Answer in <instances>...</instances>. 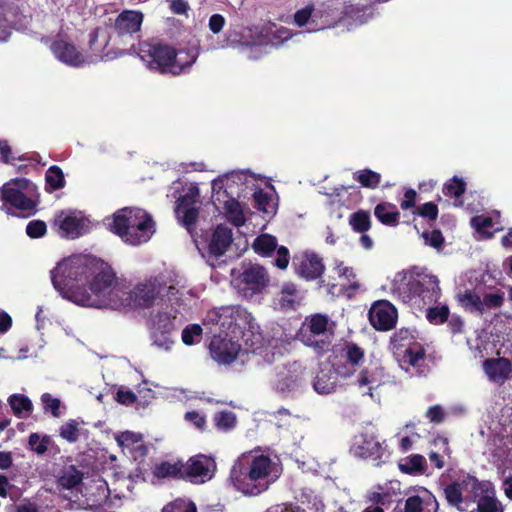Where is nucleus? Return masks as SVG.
<instances>
[{"mask_svg": "<svg viewBox=\"0 0 512 512\" xmlns=\"http://www.w3.org/2000/svg\"><path fill=\"white\" fill-rule=\"evenodd\" d=\"M172 331H161L158 326L156 330H150L152 346L156 349L170 352L175 344V338Z\"/></svg>", "mask_w": 512, "mask_h": 512, "instance_id": "nucleus-41", "label": "nucleus"}, {"mask_svg": "<svg viewBox=\"0 0 512 512\" xmlns=\"http://www.w3.org/2000/svg\"><path fill=\"white\" fill-rule=\"evenodd\" d=\"M191 500L178 498L170 503L166 504L162 508V512H185L187 506L190 504Z\"/></svg>", "mask_w": 512, "mask_h": 512, "instance_id": "nucleus-62", "label": "nucleus"}, {"mask_svg": "<svg viewBox=\"0 0 512 512\" xmlns=\"http://www.w3.org/2000/svg\"><path fill=\"white\" fill-rule=\"evenodd\" d=\"M117 444L129 453H137L140 456L146 454V448L143 445V436L133 431H123L114 436Z\"/></svg>", "mask_w": 512, "mask_h": 512, "instance_id": "nucleus-30", "label": "nucleus"}, {"mask_svg": "<svg viewBox=\"0 0 512 512\" xmlns=\"http://www.w3.org/2000/svg\"><path fill=\"white\" fill-rule=\"evenodd\" d=\"M391 293L412 307L424 308L441 296L438 278L427 271H401L391 281Z\"/></svg>", "mask_w": 512, "mask_h": 512, "instance_id": "nucleus-4", "label": "nucleus"}, {"mask_svg": "<svg viewBox=\"0 0 512 512\" xmlns=\"http://www.w3.org/2000/svg\"><path fill=\"white\" fill-rule=\"evenodd\" d=\"M13 413L22 418L28 416L33 409L30 399L22 394H13L8 398Z\"/></svg>", "mask_w": 512, "mask_h": 512, "instance_id": "nucleus-44", "label": "nucleus"}, {"mask_svg": "<svg viewBox=\"0 0 512 512\" xmlns=\"http://www.w3.org/2000/svg\"><path fill=\"white\" fill-rule=\"evenodd\" d=\"M458 304L470 313L481 314V293L474 289H465L456 294Z\"/></svg>", "mask_w": 512, "mask_h": 512, "instance_id": "nucleus-38", "label": "nucleus"}, {"mask_svg": "<svg viewBox=\"0 0 512 512\" xmlns=\"http://www.w3.org/2000/svg\"><path fill=\"white\" fill-rule=\"evenodd\" d=\"M297 299L296 287L293 284H285L276 298V304L282 309L294 308Z\"/></svg>", "mask_w": 512, "mask_h": 512, "instance_id": "nucleus-46", "label": "nucleus"}, {"mask_svg": "<svg viewBox=\"0 0 512 512\" xmlns=\"http://www.w3.org/2000/svg\"><path fill=\"white\" fill-rule=\"evenodd\" d=\"M215 470L216 464L213 458L196 455L183 463V479L193 483H204L213 477Z\"/></svg>", "mask_w": 512, "mask_h": 512, "instance_id": "nucleus-21", "label": "nucleus"}, {"mask_svg": "<svg viewBox=\"0 0 512 512\" xmlns=\"http://www.w3.org/2000/svg\"><path fill=\"white\" fill-rule=\"evenodd\" d=\"M306 380V369L300 362L278 366L271 380L273 388L282 394L299 390Z\"/></svg>", "mask_w": 512, "mask_h": 512, "instance_id": "nucleus-14", "label": "nucleus"}, {"mask_svg": "<svg viewBox=\"0 0 512 512\" xmlns=\"http://www.w3.org/2000/svg\"><path fill=\"white\" fill-rule=\"evenodd\" d=\"M1 198L9 213L27 217L36 212V186L27 179L17 178L4 184Z\"/></svg>", "mask_w": 512, "mask_h": 512, "instance_id": "nucleus-7", "label": "nucleus"}, {"mask_svg": "<svg viewBox=\"0 0 512 512\" xmlns=\"http://www.w3.org/2000/svg\"><path fill=\"white\" fill-rule=\"evenodd\" d=\"M472 502L477 504L476 512H503L501 503L495 497V490L488 481L481 482Z\"/></svg>", "mask_w": 512, "mask_h": 512, "instance_id": "nucleus-26", "label": "nucleus"}, {"mask_svg": "<svg viewBox=\"0 0 512 512\" xmlns=\"http://www.w3.org/2000/svg\"><path fill=\"white\" fill-rule=\"evenodd\" d=\"M483 370L490 381L503 383L509 378L512 368L508 359L500 357L486 359L483 362Z\"/></svg>", "mask_w": 512, "mask_h": 512, "instance_id": "nucleus-28", "label": "nucleus"}, {"mask_svg": "<svg viewBox=\"0 0 512 512\" xmlns=\"http://www.w3.org/2000/svg\"><path fill=\"white\" fill-rule=\"evenodd\" d=\"M465 191V183L462 179L454 177L445 184L443 192L445 195L454 196L458 198Z\"/></svg>", "mask_w": 512, "mask_h": 512, "instance_id": "nucleus-59", "label": "nucleus"}, {"mask_svg": "<svg viewBox=\"0 0 512 512\" xmlns=\"http://www.w3.org/2000/svg\"><path fill=\"white\" fill-rule=\"evenodd\" d=\"M253 248L257 254L268 256L277 248V239L272 235L262 234L254 240Z\"/></svg>", "mask_w": 512, "mask_h": 512, "instance_id": "nucleus-48", "label": "nucleus"}, {"mask_svg": "<svg viewBox=\"0 0 512 512\" xmlns=\"http://www.w3.org/2000/svg\"><path fill=\"white\" fill-rule=\"evenodd\" d=\"M202 328L198 324H191L186 326L181 334L182 342L187 345H195L201 341Z\"/></svg>", "mask_w": 512, "mask_h": 512, "instance_id": "nucleus-53", "label": "nucleus"}, {"mask_svg": "<svg viewBox=\"0 0 512 512\" xmlns=\"http://www.w3.org/2000/svg\"><path fill=\"white\" fill-rule=\"evenodd\" d=\"M138 55L151 70L161 73L180 74L197 59L194 50H179L163 44L144 42L139 44Z\"/></svg>", "mask_w": 512, "mask_h": 512, "instance_id": "nucleus-6", "label": "nucleus"}, {"mask_svg": "<svg viewBox=\"0 0 512 512\" xmlns=\"http://www.w3.org/2000/svg\"><path fill=\"white\" fill-rule=\"evenodd\" d=\"M438 502L435 496L426 489L406 499L404 512H437Z\"/></svg>", "mask_w": 512, "mask_h": 512, "instance_id": "nucleus-27", "label": "nucleus"}, {"mask_svg": "<svg viewBox=\"0 0 512 512\" xmlns=\"http://www.w3.org/2000/svg\"><path fill=\"white\" fill-rule=\"evenodd\" d=\"M369 320L372 326L378 330H390L396 323L397 311L388 301H379L370 308Z\"/></svg>", "mask_w": 512, "mask_h": 512, "instance_id": "nucleus-23", "label": "nucleus"}, {"mask_svg": "<svg viewBox=\"0 0 512 512\" xmlns=\"http://www.w3.org/2000/svg\"><path fill=\"white\" fill-rule=\"evenodd\" d=\"M107 227L125 243L141 245L155 233V222L150 214L140 208H123L106 219Z\"/></svg>", "mask_w": 512, "mask_h": 512, "instance_id": "nucleus-5", "label": "nucleus"}, {"mask_svg": "<svg viewBox=\"0 0 512 512\" xmlns=\"http://www.w3.org/2000/svg\"><path fill=\"white\" fill-rule=\"evenodd\" d=\"M50 49L58 61L70 67L78 68L92 62L89 57L84 55L77 46L65 36L57 37L52 42Z\"/></svg>", "mask_w": 512, "mask_h": 512, "instance_id": "nucleus-19", "label": "nucleus"}, {"mask_svg": "<svg viewBox=\"0 0 512 512\" xmlns=\"http://www.w3.org/2000/svg\"><path fill=\"white\" fill-rule=\"evenodd\" d=\"M41 401L45 412L50 411L54 417H60L64 411L62 410V403L60 399L53 397L49 393H44L41 396Z\"/></svg>", "mask_w": 512, "mask_h": 512, "instance_id": "nucleus-55", "label": "nucleus"}, {"mask_svg": "<svg viewBox=\"0 0 512 512\" xmlns=\"http://www.w3.org/2000/svg\"><path fill=\"white\" fill-rule=\"evenodd\" d=\"M59 433L63 439L76 442L79 438V423L76 420H69L60 427Z\"/></svg>", "mask_w": 512, "mask_h": 512, "instance_id": "nucleus-58", "label": "nucleus"}, {"mask_svg": "<svg viewBox=\"0 0 512 512\" xmlns=\"http://www.w3.org/2000/svg\"><path fill=\"white\" fill-rule=\"evenodd\" d=\"M480 484L481 482L475 477L467 475L444 489L445 498L450 505L458 509H464L462 504L466 501H472L477 496Z\"/></svg>", "mask_w": 512, "mask_h": 512, "instance_id": "nucleus-18", "label": "nucleus"}, {"mask_svg": "<svg viewBox=\"0 0 512 512\" xmlns=\"http://www.w3.org/2000/svg\"><path fill=\"white\" fill-rule=\"evenodd\" d=\"M353 179L365 188L375 189L380 183L381 175L370 169H363L355 172Z\"/></svg>", "mask_w": 512, "mask_h": 512, "instance_id": "nucleus-49", "label": "nucleus"}, {"mask_svg": "<svg viewBox=\"0 0 512 512\" xmlns=\"http://www.w3.org/2000/svg\"><path fill=\"white\" fill-rule=\"evenodd\" d=\"M504 300L505 294L499 290L481 293V314L501 308Z\"/></svg>", "mask_w": 512, "mask_h": 512, "instance_id": "nucleus-43", "label": "nucleus"}, {"mask_svg": "<svg viewBox=\"0 0 512 512\" xmlns=\"http://www.w3.org/2000/svg\"><path fill=\"white\" fill-rule=\"evenodd\" d=\"M248 179V174L243 171H233L220 176L212 181V192L227 191L233 193V185H243Z\"/></svg>", "mask_w": 512, "mask_h": 512, "instance_id": "nucleus-36", "label": "nucleus"}, {"mask_svg": "<svg viewBox=\"0 0 512 512\" xmlns=\"http://www.w3.org/2000/svg\"><path fill=\"white\" fill-rule=\"evenodd\" d=\"M232 243V230L224 225H218L210 239L208 249L212 255H223Z\"/></svg>", "mask_w": 512, "mask_h": 512, "instance_id": "nucleus-31", "label": "nucleus"}, {"mask_svg": "<svg viewBox=\"0 0 512 512\" xmlns=\"http://www.w3.org/2000/svg\"><path fill=\"white\" fill-rule=\"evenodd\" d=\"M391 345L399 365L411 375L421 374L425 363L423 346L409 329H400L391 337Z\"/></svg>", "mask_w": 512, "mask_h": 512, "instance_id": "nucleus-8", "label": "nucleus"}, {"mask_svg": "<svg viewBox=\"0 0 512 512\" xmlns=\"http://www.w3.org/2000/svg\"><path fill=\"white\" fill-rule=\"evenodd\" d=\"M184 419L199 430H204L206 426V417L197 411H188Z\"/></svg>", "mask_w": 512, "mask_h": 512, "instance_id": "nucleus-61", "label": "nucleus"}, {"mask_svg": "<svg viewBox=\"0 0 512 512\" xmlns=\"http://www.w3.org/2000/svg\"><path fill=\"white\" fill-rule=\"evenodd\" d=\"M425 463V458L417 454L403 459L399 464V468L404 473L415 474L424 471Z\"/></svg>", "mask_w": 512, "mask_h": 512, "instance_id": "nucleus-50", "label": "nucleus"}, {"mask_svg": "<svg viewBox=\"0 0 512 512\" xmlns=\"http://www.w3.org/2000/svg\"><path fill=\"white\" fill-rule=\"evenodd\" d=\"M83 476L75 467L70 466L64 469L59 476L58 483L65 489L76 488L82 481Z\"/></svg>", "mask_w": 512, "mask_h": 512, "instance_id": "nucleus-47", "label": "nucleus"}, {"mask_svg": "<svg viewBox=\"0 0 512 512\" xmlns=\"http://www.w3.org/2000/svg\"><path fill=\"white\" fill-rule=\"evenodd\" d=\"M449 316V308L447 305L433 306L427 309L426 317L432 324H442Z\"/></svg>", "mask_w": 512, "mask_h": 512, "instance_id": "nucleus-57", "label": "nucleus"}, {"mask_svg": "<svg viewBox=\"0 0 512 512\" xmlns=\"http://www.w3.org/2000/svg\"><path fill=\"white\" fill-rule=\"evenodd\" d=\"M334 272L338 276V278L342 281L341 286L351 289H357L359 287L358 282L356 281V275L352 267L346 265L342 261H335L334 263Z\"/></svg>", "mask_w": 512, "mask_h": 512, "instance_id": "nucleus-42", "label": "nucleus"}, {"mask_svg": "<svg viewBox=\"0 0 512 512\" xmlns=\"http://www.w3.org/2000/svg\"><path fill=\"white\" fill-rule=\"evenodd\" d=\"M260 41L269 52V47L278 48L293 37L290 29L275 23H265L259 26Z\"/></svg>", "mask_w": 512, "mask_h": 512, "instance_id": "nucleus-24", "label": "nucleus"}, {"mask_svg": "<svg viewBox=\"0 0 512 512\" xmlns=\"http://www.w3.org/2000/svg\"><path fill=\"white\" fill-rule=\"evenodd\" d=\"M200 191L197 185H190L183 196L177 200L175 214L179 222L187 230H191L198 217V207Z\"/></svg>", "mask_w": 512, "mask_h": 512, "instance_id": "nucleus-20", "label": "nucleus"}, {"mask_svg": "<svg viewBox=\"0 0 512 512\" xmlns=\"http://www.w3.org/2000/svg\"><path fill=\"white\" fill-rule=\"evenodd\" d=\"M86 500L79 505L83 508H92L101 505L108 497L107 483L102 479L94 480L93 486L86 487Z\"/></svg>", "mask_w": 512, "mask_h": 512, "instance_id": "nucleus-33", "label": "nucleus"}, {"mask_svg": "<svg viewBox=\"0 0 512 512\" xmlns=\"http://www.w3.org/2000/svg\"><path fill=\"white\" fill-rule=\"evenodd\" d=\"M234 48L248 60L256 61L268 54L265 45L260 41L259 26H247L241 29H229L225 39L220 43L211 44L209 49Z\"/></svg>", "mask_w": 512, "mask_h": 512, "instance_id": "nucleus-9", "label": "nucleus"}, {"mask_svg": "<svg viewBox=\"0 0 512 512\" xmlns=\"http://www.w3.org/2000/svg\"><path fill=\"white\" fill-rule=\"evenodd\" d=\"M335 11L333 9H314L307 6L298 10L294 15V22L297 26H307L306 32H316L333 26L336 23Z\"/></svg>", "mask_w": 512, "mask_h": 512, "instance_id": "nucleus-17", "label": "nucleus"}, {"mask_svg": "<svg viewBox=\"0 0 512 512\" xmlns=\"http://www.w3.org/2000/svg\"><path fill=\"white\" fill-rule=\"evenodd\" d=\"M334 329L335 323L327 315L317 313L305 318L297 338L306 346L323 350L328 346Z\"/></svg>", "mask_w": 512, "mask_h": 512, "instance_id": "nucleus-10", "label": "nucleus"}, {"mask_svg": "<svg viewBox=\"0 0 512 512\" xmlns=\"http://www.w3.org/2000/svg\"><path fill=\"white\" fill-rule=\"evenodd\" d=\"M499 215H478L471 219V225L482 237L490 238L501 229L498 221Z\"/></svg>", "mask_w": 512, "mask_h": 512, "instance_id": "nucleus-37", "label": "nucleus"}, {"mask_svg": "<svg viewBox=\"0 0 512 512\" xmlns=\"http://www.w3.org/2000/svg\"><path fill=\"white\" fill-rule=\"evenodd\" d=\"M349 379L360 395L367 396L374 402H379L381 399V386L390 382V376L385 372L384 367L373 360H369L365 367Z\"/></svg>", "mask_w": 512, "mask_h": 512, "instance_id": "nucleus-11", "label": "nucleus"}, {"mask_svg": "<svg viewBox=\"0 0 512 512\" xmlns=\"http://www.w3.org/2000/svg\"><path fill=\"white\" fill-rule=\"evenodd\" d=\"M297 274L306 279L319 277L324 270L321 259L314 253L303 252L293 259Z\"/></svg>", "mask_w": 512, "mask_h": 512, "instance_id": "nucleus-25", "label": "nucleus"}, {"mask_svg": "<svg viewBox=\"0 0 512 512\" xmlns=\"http://www.w3.org/2000/svg\"><path fill=\"white\" fill-rule=\"evenodd\" d=\"M268 283L264 268L259 265H249L232 279V285L244 298H252L263 291Z\"/></svg>", "mask_w": 512, "mask_h": 512, "instance_id": "nucleus-12", "label": "nucleus"}, {"mask_svg": "<svg viewBox=\"0 0 512 512\" xmlns=\"http://www.w3.org/2000/svg\"><path fill=\"white\" fill-rule=\"evenodd\" d=\"M47 185L53 189H60L64 186V174L57 166H51L45 175Z\"/></svg>", "mask_w": 512, "mask_h": 512, "instance_id": "nucleus-56", "label": "nucleus"}, {"mask_svg": "<svg viewBox=\"0 0 512 512\" xmlns=\"http://www.w3.org/2000/svg\"><path fill=\"white\" fill-rule=\"evenodd\" d=\"M226 24L224 16L221 14H213L208 20V27L213 34H219Z\"/></svg>", "mask_w": 512, "mask_h": 512, "instance_id": "nucleus-63", "label": "nucleus"}, {"mask_svg": "<svg viewBox=\"0 0 512 512\" xmlns=\"http://www.w3.org/2000/svg\"><path fill=\"white\" fill-rule=\"evenodd\" d=\"M344 362L337 366V373L344 379H349L369 362L364 350L355 343H347L343 348Z\"/></svg>", "mask_w": 512, "mask_h": 512, "instance_id": "nucleus-22", "label": "nucleus"}, {"mask_svg": "<svg viewBox=\"0 0 512 512\" xmlns=\"http://www.w3.org/2000/svg\"><path fill=\"white\" fill-rule=\"evenodd\" d=\"M350 450L355 456L370 458L377 464L387 454L386 447L378 440L373 428L355 435Z\"/></svg>", "mask_w": 512, "mask_h": 512, "instance_id": "nucleus-16", "label": "nucleus"}, {"mask_svg": "<svg viewBox=\"0 0 512 512\" xmlns=\"http://www.w3.org/2000/svg\"><path fill=\"white\" fill-rule=\"evenodd\" d=\"M143 22V14L135 10H125L116 19L115 27L120 34L138 32Z\"/></svg>", "mask_w": 512, "mask_h": 512, "instance_id": "nucleus-29", "label": "nucleus"}, {"mask_svg": "<svg viewBox=\"0 0 512 512\" xmlns=\"http://www.w3.org/2000/svg\"><path fill=\"white\" fill-rule=\"evenodd\" d=\"M203 325L213 334L209 345L212 359L229 365L248 352L262 347V334L252 315L240 306L215 308L207 312Z\"/></svg>", "mask_w": 512, "mask_h": 512, "instance_id": "nucleus-2", "label": "nucleus"}, {"mask_svg": "<svg viewBox=\"0 0 512 512\" xmlns=\"http://www.w3.org/2000/svg\"><path fill=\"white\" fill-rule=\"evenodd\" d=\"M349 224L354 231L365 232L370 228V215L365 211L355 212L350 216Z\"/></svg>", "mask_w": 512, "mask_h": 512, "instance_id": "nucleus-54", "label": "nucleus"}, {"mask_svg": "<svg viewBox=\"0 0 512 512\" xmlns=\"http://www.w3.org/2000/svg\"><path fill=\"white\" fill-rule=\"evenodd\" d=\"M153 483L156 481L183 478V462H160L153 468Z\"/></svg>", "mask_w": 512, "mask_h": 512, "instance_id": "nucleus-34", "label": "nucleus"}, {"mask_svg": "<svg viewBox=\"0 0 512 512\" xmlns=\"http://www.w3.org/2000/svg\"><path fill=\"white\" fill-rule=\"evenodd\" d=\"M397 482H387L383 485H377L367 492L365 499L368 503L374 505H385L389 503L392 497L399 489Z\"/></svg>", "mask_w": 512, "mask_h": 512, "instance_id": "nucleus-32", "label": "nucleus"}, {"mask_svg": "<svg viewBox=\"0 0 512 512\" xmlns=\"http://www.w3.org/2000/svg\"><path fill=\"white\" fill-rule=\"evenodd\" d=\"M52 229L62 238L76 239L89 232L91 223L81 212L60 211L54 217Z\"/></svg>", "mask_w": 512, "mask_h": 512, "instance_id": "nucleus-13", "label": "nucleus"}, {"mask_svg": "<svg viewBox=\"0 0 512 512\" xmlns=\"http://www.w3.org/2000/svg\"><path fill=\"white\" fill-rule=\"evenodd\" d=\"M180 321H177L176 312L174 314L158 311L150 320V330H156L159 326L161 331L175 332Z\"/></svg>", "mask_w": 512, "mask_h": 512, "instance_id": "nucleus-40", "label": "nucleus"}, {"mask_svg": "<svg viewBox=\"0 0 512 512\" xmlns=\"http://www.w3.org/2000/svg\"><path fill=\"white\" fill-rule=\"evenodd\" d=\"M337 368L332 369H321L315 377L313 382L314 390L318 394H330L336 391L338 386L337 383Z\"/></svg>", "mask_w": 512, "mask_h": 512, "instance_id": "nucleus-35", "label": "nucleus"}, {"mask_svg": "<svg viewBox=\"0 0 512 512\" xmlns=\"http://www.w3.org/2000/svg\"><path fill=\"white\" fill-rule=\"evenodd\" d=\"M53 444L52 439L47 435H41L39 433H32L29 436L28 445L29 448L37 454H44L49 447Z\"/></svg>", "mask_w": 512, "mask_h": 512, "instance_id": "nucleus-51", "label": "nucleus"}, {"mask_svg": "<svg viewBox=\"0 0 512 512\" xmlns=\"http://www.w3.org/2000/svg\"><path fill=\"white\" fill-rule=\"evenodd\" d=\"M56 291L77 305L94 308H150L158 300L171 307L186 306L193 297L186 279L164 271L138 282L130 291L117 283L111 267L89 255H73L51 270Z\"/></svg>", "mask_w": 512, "mask_h": 512, "instance_id": "nucleus-1", "label": "nucleus"}, {"mask_svg": "<svg viewBox=\"0 0 512 512\" xmlns=\"http://www.w3.org/2000/svg\"><path fill=\"white\" fill-rule=\"evenodd\" d=\"M47 226L44 221L33 220L30 221L26 226V233L31 238H39L45 235Z\"/></svg>", "mask_w": 512, "mask_h": 512, "instance_id": "nucleus-60", "label": "nucleus"}, {"mask_svg": "<svg viewBox=\"0 0 512 512\" xmlns=\"http://www.w3.org/2000/svg\"><path fill=\"white\" fill-rule=\"evenodd\" d=\"M254 200L257 208L267 215H274L277 210V199L272 189L268 191L258 190L254 193Z\"/></svg>", "mask_w": 512, "mask_h": 512, "instance_id": "nucleus-39", "label": "nucleus"}, {"mask_svg": "<svg viewBox=\"0 0 512 512\" xmlns=\"http://www.w3.org/2000/svg\"><path fill=\"white\" fill-rule=\"evenodd\" d=\"M212 199L216 208L236 227L244 225L251 216L250 209L242 205L227 191L212 192Z\"/></svg>", "mask_w": 512, "mask_h": 512, "instance_id": "nucleus-15", "label": "nucleus"}, {"mask_svg": "<svg viewBox=\"0 0 512 512\" xmlns=\"http://www.w3.org/2000/svg\"><path fill=\"white\" fill-rule=\"evenodd\" d=\"M213 419L215 426L221 431L231 430L236 424V416L232 411H220L214 415Z\"/></svg>", "mask_w": 512, "mask_h": 512, "instance_id": "nucleus-52", "label": "nucleus"}, {"mask_svg": "<svg viewBox=\"0 0 512 512\" xmlns=\"http://www.w3.org/2000/svg\"><path fill=\"white\" fill-rule=\"evenodd\" d=\"M279 461L260 451L240 455L233 464L229 480L244 495L256 496L266 491L281 475Z\"/></svg>", "mask_w": 512, "mask_h": 512, "instance_id": "nucleus-3", "label": "nucleus"}, {"mask_svg": "<svg viewBox=\"0 0 512 512\" xmlns=\"http://www.w3.org/2000/svg\"><path fill=\"white\" fill-rule=\"evenodd\" d=\"M417 213L422 217L428 218L429 220H435L438 215V208L436 204L427 202L417 209Z\"/></svg>", "mask_w": 512, "mask_h": 512, "instance_id": "nucleus-64", "label": "nucleus"}, {"mask_svg": "<svg viewBox=\"0 0 512 512\" xmlns=\"http://www.w3.org/2000/svg\"><path fill=\"white\" fill-rule=\"evenodd\" d=\"M375 216L383 224L396 225L399 219V212L396 206L389 203L378 204L375 207Z\"/></svg>", "mask_w": 512, "mask_h": 512, "instance_id": "nucleus-45", "label": "nucleus"}]
</instances>
